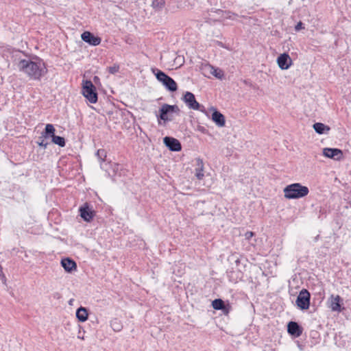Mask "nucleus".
I'll use <instances>...</instances> for the list:
<instances>
[{
    "instance_id": "nucleus-1",
    "label": "nucleus",
    "mask_w": 351,
    "mask_h": 351,
    "mask_svg": "<svg viewBox=\"0 0 351 351\" xmlns=\"http://www.w3.org/2000/svg\"><path fill=\"white\" fill-rule=\"evenodd\" d=\"M17 66L20 71L34 80H40L48 71L44 60L35 55H25L24 58H19Z\"/></svg>"
},
{
    "instance_id": "nucleus-2",
    "label": "nucleus",
    "mask_w": 351,
    "mask_h": 351,
    "mask_svg": "<svg viewBox=\"0 0 351 351\" xmlns=\"http://www.w3.org/2000/svg\"><path fill=\"white\" fill-rule=\"evenodd\" d=\"M285 197L289 199H300L306 196L309 190L307 186L300 183H293L287 185L283 190Z\"/></svg>"
},
{
    "instance_id": "nucleus-3",
    "label": "nucleus",
    "mask_w": 351,
    "mask_h": 351,
    "mask_svg": "<svg viewBox=\"0 0 351 351\" xmlns=\"http://www.w3.org/2000/svg\"><path fill=\"white\" fill-rule=\"evenodd\" d=\"M156 79L170 92H175L178 90V85L176 81L167 75L165 72L158 69H152Z\"/></svg>"
},
{
    "instance_id": "nucleus-4",
    "label": "nucleus",
    "mask_w": 351,
    "mask_h": 351,
    "mask_svg": "<svg viewBox=\"0 0 351 351\" xmlns=\"http://www.w3.org/2000/svg\"><path fill=\"white\" fill-rule=\"evenodd\" d=\"M82 93L91 104H95L98 99L96 88L90 80L83 81Z\"/></svg>"
},
{
    "instance_id": "nucleus-5",
    "label": "nucleus",
    "mask_w": 351,
    "mask_h": 351,
    "mask_svg": "<svg viewBox=\"0 0 351 351\" xmlns=\"http://www.w3.org/2000/svg\"><path fill=\"white\" fill-rule=\"evenodd\" d=\"M180 112V108L177 105H169L164 104L161 106L159 109V114L157 115L158 123L160 124V120L165 123L171 120V118L169 117L172 113H178Z\"/></svg>"
},
{
    "instance_id": "nucleus-6",
    "label": "nucleus",
    "mask_w": 351,
    "mask_h": 351,
    "mask_svg": "<svg viewBox=\"0 0 351 351\" xmlns=\"http://www.w3.org/2000/svg\"><path fill=\"white\" fill-rule=\"evenodd\" d=\"M182 101L185 103L189 109L205 112L204 106L200 105L197 101L195 95L189 91H186L184 94Z\"/></svg>"
},
{
    "instance_id": "nucleus-7",
    "label": "nucleus",
    "mask_w": 351,
    "mask_h": 351,
    "mask_svg": "<svg viewBox=\"0 0 351 351\" xmlns=\"http://www.w3.org/2000/svg\"><path fill=\"white\" fill-rule=\"evenodd\" d=\"M311 294L306 289H302L296 299V305L301 310H307L310 306Z\"/></svg>"
},
{
    "instance_id": "nucleus-8",
    "label": "nucleus",
    "mask_w": 351,
    "mask_h": 351,
    "mask_svg": "<svg viewBox=\"0 0 351 351\" xmlns=\"http://www.w3.org/2000/svg\"><path fill=\"white\" fill-rule=\"evenodd\" d=\"M328 306L333 312L340 313L345 309L343 306V299L339 295L332 294L327 301Z\"/></svg>"
},
{
    "instance_id": "nucleus-9",
    "label": "nucleus",
    "mask_w": 351,
    "mask_h": 351,
    "mask_svg": "<svg viewBox=\"0 0 351 351\" xmlns=\"http://www.w3.org/2000/svg\"><path fill=\"white\" fill-rule=\"evenodd\" d=\"M79 212L80 217L86 222L92 221L95 215V212L90 207L88 203H85L80 206Z\"/></svg>"
},
{
    "instance_id": "nucleus-10",
    "label": "nucleus",
    "mask_w": 351,
    "mask_h": 351,
    "mask_svg": "<svg viewBox=\"0 0 351 351\" xmlns=\"http://www.w3.org/2000/svg\"><path fill=\"white\" fill-rule=\"evenodd\" d=\"M163 143L170 151L180 152L182 149V145L180 141L171 136H165L163 138Z\"/></svg>"
},
{
    "instance_id": "nucleus-11",
    "label": "nucleus",
    "mask_w": 351,
    "mask_h": 351,
    "mask_svg": "<svg viewBox=\"0 0 351 351\" xmlns=\"http://www.w3.org/2000/svg\"><path fill=\"white\" fill-rule=\"evenodd\" d=\"M82 40L92 46L100 45L101 39L99 36H95L93 33L86 31L81 35Z\"/></svg>"
},
{
    "instance_id": "nucleus-12",
    "label": "nucleus",
    "mask_w": 351,
    "mask_h": 351,
    "mask_svg": "<svg viewBox=\"0 0 351 351\" xmlns=\"http://www.w3.org/2000/svg\"><path fill=\"white\" fill-rule=\"evenodd\" d=\"M287 332L293 337H299L303 332V328L296 322L291 321L287 324Z\"/></svg>"
},
{
    "instance_id": "nucleus-13",
    "label": "nucleus",
    "mask_w": 351,
    "mask_h": 351,
    "mask_svg": "<svg viewBox=\"0 0 351 351\" xmlns=\"http://www.w3.org/2000/svg\"><path fill=\"white\" fill-rule=\"evenodd\" d=\"M323 155L326 158L339 160L342 158L343 152L337 148L326 147L323 149Z\"/></svg>"
},
{
    "instance_id": "nucleus-14",
    "label": "nucleus",
    "mask_w": 351,
    "mask_h": 351,
    "mask_svg": "<svg viewBox=\"0 0 351 351\" xmlns=\"http://www.w3.org/2000/svg\"><path fill=\"white\" fill-rule=\"evenodd\" d=\"M277 63L282 70H287L291 66L292 60L289 54L284 53L278 57Z\"/></svg>"
},
{
    "instance_id": "nucleus-15",
    "label": "nucleus",
    "mask_w": 351,
    "mask_h": 351,
    "mask_svg": "<svg viewBox=\"0 0 351 351\" xmlns=\"http://www.w3.org/2000/svg\"><path fill=\"white\" fill-rule=\"evenodd\" d=\"M210 110L213 111L212 120L215 124L219 127L224 126L226 123L224 116L214 107H212Z\"/></svg>"
},
{
    "instance_id": "nucleus-16",
    "label": "nucleus",
    "mask_w": 351,
    "mask_h": 351,
    "mask_svg": "<svg viewBox=\"0 0 351 351\" xmlns=\"http://www.w3.org/2000/svg\"><path fill=\"white\" fill-rule=\"evenodd\" d=\"M61 265L67 272H71L77 268L76 263L70 258H62Z\"/></svg>"
},
{
    "instance_id": "nucleus-17",
    "label": "nucleus",
    "mask_w": 351,
    "mask_h": 351,
    "mask_svg": "<svg viewBox=\"0 0 351 351\" xmlns=\"http://www.w3.org/2000/svg\"><path fill=\"white\" fill-rule=\"evenodd\" d=\"M195 176L198 180H202L204 174V162L201 158L196 159Z\"/></svg>"
},
{
    "instance_id": "nucleus-18",
    "label": "nucleus",
    "mask_w": 351,
    "mask_h": 351,
    "mask_svg": "<svg viewBox=\"0 0 351 351\" xmlns=\"http://www.w3.org/2000/svg\"><path fill=\"white\" fill-rule=\"evenodd\" d=\"M315 131L319 134H328L330 128L322 123H315L313 125Z\"/></svg>"
},
{
    "instance_id": "nucleus-19",
    "label": "nucleus",
    "mask_w": 351,
    "mask_h": 351,
    "mask_svg": "<svg viewBox=\"0 0 351 351\" xmlns=\"http://www.w3.org/2000/svg\"><path fill=\"white\" fill-rule=\"evenodd\" d=\"M88 311L85 307L80 306L76 311V317L80 322H84L88 319Z\"/></svg>"
},
{
    "instance_id": "nucleus-20",
    "label": "nucleus",
    "mask_w": 351,
    "mask_h": 351,
    "mask_svg": "<svg viewBox=\"0 0 351 351\" xmlns=\"http://www.w3.org/2000/svg\"><path fill=\"white\" fill-rule=\"evenodd\" d=\"M55 128L54 126L52 124L48 123L45 126V130L42 132L40 138H49L55 135Z\"/></svg>"
},
{
    "instance_id": "nucleus-21",
    "label": "nucleus",
    "mask_w": 351,
    "mask_h": 351,
    "mask_svg": "<svg viewBox=\"0 0 351 351\" xmlns=\"http://www.w3.org/2000/svg\"><path fill=\"white\" fill-rule=\"evenodd\" d=\"M210 73L213 75L217 79H222L223 77V71L217 67L209 65Z\"/></svg>"
},
{
    "instance_id": "nucleus-22",
    "label": "nucleus",
    "mask_w": 351,
    "mask_h": 351,
    "mask_svg": "<svg viewBox=\"0 0 351 351\" xmlns=\"http://www.w3.org/2000/svg\"><path fill=\"white\" fill-rule=\"evenodd\" d=\"M110 326L115 332H119L123 328V325L119 319L114 318L110 322Z\"/></svg>"
},
{
    "instance_id": "nucleus-23",
    "label": "nucleus",
    "mask_w": 351,
    "mask_h": 351,
    "mask_svg": "<svg viewBox=\"0 0 351 351\" xmlns=\"http://www.w3.org/2000/svg\"><path fill=\"white\" fill-rule=\"evenodd\" d=\"M225 302L221 299H215L212 302L213 308L215 310H221L223 308Z\"/></svg>"
},
{
    "instance_id": "nucleus-24",
    "label": "nucleus",
    "mask_w": 351,
    "mask_h": 351,
    "mask_svg": "<svg viewBox=\"0 0 351 351\" xmlns=\"http://www.w3.org/2000/svg\"><path fill=\"white\" fill-rule=\"evenodd\" d=\"M52 142L54 144H56L62 147H64L65 144H66L64 138L60 136H56V135H54L53 136Z\"/></svg>"
},
{
    "instance_id": "nucleus-25",
    "label": "nucleus",
    "mask_w": 351,
    "mask_h": 351,
    "mask_svg": "<svg viewBox=\"0 0 351 351\" xmlns=\"http://www.w3.org/2000/svg\"><path fill=\"white\" fill-rule=\"evenodd\" d=\"M96 156L100 161L103 162L106 158V152L104 149H99L97 151Z\"/></svg>"
},
{
    "instance_id": "nucleus-26",
    "label": "nucleus",
    "mask_w": 351,
    "mask_h": 351,
    "mask_svg": "<svg viewBox=\"0 0 351 351\" xmlns=\"http://www.w3.org/2000/svg\"><path fill=\"white\" fill-rule=\"evenodd\" d=\"M165 5V1H152V7L156 10H159L162 9Z\"/></svg>"
},
{
    "instance_id": "nucleus-27",
    "label": "nucleus",
    "mask_w": 351,
    "mask_h": 351,
    "mask_svg": "<svg viewBox=\"0 0 351 351\" xmlns=\"http://www.w3.org/2000/svg\"><path fill=\"white\" fill-rule=\"evenodd\" d=\"M108 72L111 74H115L119 71V66L118 64H114L112 66L108 67Z\"/></svg>"
},
{
    "instance_id": "nucleus-28",
    "label": "nucleus",
    "mask_w": 351,
    "mask_h": 351,
    "mask_svg": "<svg viewBox=\"0 0 351 351\" xmlns=\"http://www.w3.org/2000/svg\"><path fill=\"white\" fill-rule=\"evenodd\" d=\"M45 138H40V136L39 137V141L37 142L38 145L40 146V147H43L44 149L47 148V145H48V143L46 142L45 141Z\"/></svg>"
},
{
    "instance_id": "nucleus-29",
    "label": "nucleus",
    "mask_w": 351,
    "mask_h": 351,
    "mask_svg": "<svg viewBox=\"0 0 351 351\" xmlns=\"http://www.w3.org/2000/svg\"><path fill=\"white\" fill-rule=\"evenodd\" d=\"M231 310V306L229 304H224V307L223 308L221 309V311H222V312L223 313L224 315H228L230 311Z\"/></svg>"
},
{
    "instance_id": "nucleus-30",
    "label": "nucleus",
    "mask_w": 351,
    "mask_h": 351,
    "mask_svg": "<svg viewBox=\"0 0 351 351\" xmlns=\"http://www.w3.org/2000/svg\"><path fill=\"white\" fill-rule=\"evenodd\" d=\"M302 29H304V24L300 21L295 27V31L298 32Z\"/></svg>"
},
{
    "instance_id": "nucleus-31",
    "label": "nucleus",
    "mask_w": 351,
    "mask_h": 351,
    "mask_svg": "<svg viewBox=\"0 0 351 351\" xmlns=\"http://www.w3.org/2000/svg\"><path fill=\"white\" fill-rule=\"evenodd\" d=\"M254 233L253 232L247 231L245 234V238L247 240H250L254 236Z\"/></svg>"
},
{
    "instance_id": "nucleus-32",
    "label": "nucleus",
    "mask_w": 351,
    "mask_h": 351,
    "mask_svg": "<svg viewBox=\"0 0 351 351\" xmlns=\"http://www.w3.org/2000/svg\"><path fill=\"white\" fill-rule=\"evenodd\" d=\"M73 301H74V300H73V299H71V300H69V304L70 305H72V303H73Z\"/></svg>"
}]
</instances>
